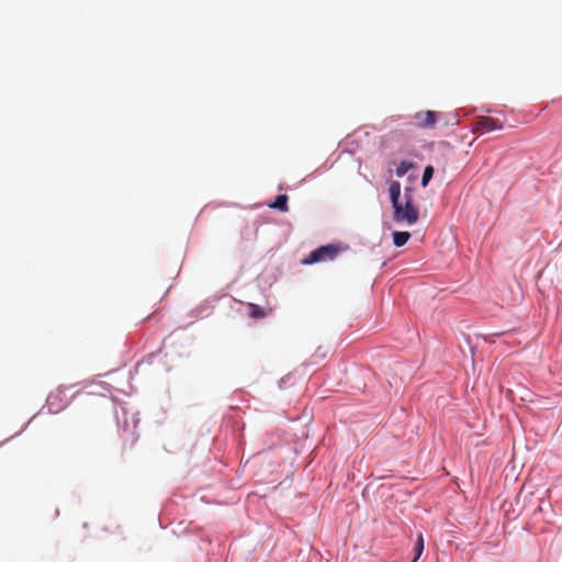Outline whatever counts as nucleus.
Masks as SVG:
<instances>
[{"label": "nucleus", "instance_id": "9", "mask_svg": "<svg viewBox=\"0 0 562 562\" xmlns=\"http://www.w3.org/2000/svg\"><path fill=\"white\" fill-rule=\"evenodd\" d=\"M434 175V168L431 166H427L424 169L423 177H422V186L426 187Z\"/></svg>", "mask_w": 562, "mask_h": 562}, {"label": "nucleus", "instance_id": "3", "mask_svg": "<svg viewBox=\"0 0 562 562\" xmlns=\"http://www.w3.org/2000/svg\"><path fill=\"white\" fill-rule=\"evenodd\" d=\"M440 113L435 111H422L414 115L415 124L419 128H431L436 125Z\"/></svg>", "mask_w": 562, "mask_h": 562}, {"label": "nucleus", "instance_id": "10", "mask_svg": "<svg viewBox=\"0 0 562 562\" xmlns=\"http://www.w3.org/2000/svg\"><path fill=\"white\" fill-rule=\"evenodd\" d=\"M412 167V164L406 161V160H403L401 161V164L397 166L396 168V175L398 177H403Z\"/></svg>", "mask_w": 562, "mask_h": 562}, {"label": "nucleus", "instance_id": "2", "mask_svg": "<svg viewBox=\"0 0 562 562\" xmlns=\"http://www.w3.org/2000/svg\"><path fill=\"white\" fill-rule=\"evenodd\" d=\"M345 248L339 245L328 244L321 246L302 260L303 265H313L317 262L334 260Z\"/></svg>", "mask_w": 562, "mask_h": 562}, {"label": "nucleus", "instance_id": "8", "mask_svg": "<svg viewBox=\"0 0 562 562\" xmlns=\"http://www.w3.org/2000/svg\"><path fill=\"white\" fill-rule=\"evenodd\" d=\"M414 550H415L416 555H415V559L413 560V562H416L424 551V538H423L422 533H419L417 537Z\"/></svg>", "mask_w": 562, "mask_h": 562}, {"label": "nucleus", "instance_id": "7", "mask_svg": "<svg viewBox=\"0 0 562 562\" xmlns=\"http://www.w3.org/2000/svg\"><path fill=\"white\" fill-rule=\"evenodd\" d=\"M411 234L408 232H394L393 233V244L396 247L404 246L409 239Z\"/></svg>", "mask_w": 562, "mask_h": 562}, {"label": "nucleus", "instance_id": "5", "mask_svg": "<svg viewBox=\"0 0 562 562\" xmlns=\"http://www.w3.org/2000/svg\"><path fill=\"white\" fill-rule=\"evenodd\" d=\"M248 310H249V312H248L249 316L254 319H260V318H263L267 316V311L257 304L249 303Z\"/></svg>", "mask_w": 562, "mask_h": 562}, {"label": "nucleus", "instance_id": "6", "mask_svg": "<svg viewBox=\"0 0 562 562\" xmlns=\"http://www.w3.org/2000/svg\"><path fill=\"white\" fill-rule=\"evenodd\" d=\"M271 209H277L281 212H286L289 210L288 207V195L286 194H279L274 202L269 204Z\"/></svg>", "mask_w": 562, "mask_h": 562}, {"label": "nucleus", "instance_id": "4", "mask_svg": "<svg viewBox=\"0 0 562 562\" xmlns=\"http://www.w3.org/2000/svg\"><path fill=\"white\" fill-rule=\"evenodd\" d=\"M503 124L497 120L490 116L479 117L475 123V130L482 133L501 130Z\"/></svg>", "mask_w": 562, "mask_h": 562}, {"label": "nucleus", "instance_id": "1", "mask_svg": "<svg viewBox=\"0 0 562 562\" xmlns=\"http://www.w3.org/2000/svg\"><path fill=\"white\" fill-rule=\"evenodd\" d=\"M389 193L394 209V220L396 222H406L408 225L415 224L418 221L419 214L417 207L413 204L412 189L406 188L402 196L401 183L392 181L389 187Z\"/></svg>", "mask_w": 562, "mask_h": 562}]
</instances>
